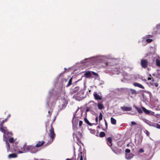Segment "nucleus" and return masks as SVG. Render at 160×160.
<instances>
[{
    "mask_svg": "<svg viewBox=\"0 0 160 160\" xmlns=\"http://www.w3.org/2000/svg\"><path fill=\"white\" fill-rule=\"evenodd\" d=\"M133 155L131 153H126L125 157L126 159L129 160L132 158Z\"/></svg>",
    "mask_w": 160,
    "mask_h": 160,
    "instance_id": "ddd939ff",
    "label": "nucleus"
},
{
    "mask_svg": "<svg viewBox=\"0 0 160 160\" xmlns=\"http://www.w3.org/2000/svg\"><path fill=\"white\" fill-rule=\"evenodd\" d=\"M150 84L153 86H155L156 87H157L158 86V83H153V82H150Z\"/></svg>",
    "mask_w": 160,
    "mask_h": 160,
    "instance_id": "5701e85b",
    "label": "nucleus"
},
{
    "mask_svg": "<svg viewBox=\"0 0 160 160\" xmlns=\"http://www.w3.org/2000/svg\"><path fill=\"white\" fill-rule=\"evenodd\" d=\"M125 152L126 153H129L130 152V150L128 149H127L125 150Z\"/></svg>",
    "mask_w": 160,
    "mask_h": 160,
    "instance_id": "473e14b6",
    "label": "nucleus"
},
{
    "mask_svg": "<svg viewBox=\"0 0 160 160\" xmlns=\"http://www.w3.org/2000/svg\"><path fill=\"white\" fill-rule=\"evenodd\" d=\"M130 90L131 91L132 94H137L136 91L135 90L132 89H130Z\"/></svg>",
    "mask_w": 160,
    "mask_h": 160,
    "instance_id": "a878e982",
    "label": "nucleus"
},
{
    "mask_svg": "<svg viewBox=\"0 0 160 160\" xmlns=\"http://www.w3.org/2000/svg\"><path fill=\"white\" fill-rule=\"evenodd\" d=\"M107 144L109 146H112V138H111L109 137L107 139Z\"/></svg>",
    "mask_w": 160,
    "mask_h": 160,
    "instance_id": "dca6fc26",
    "label": "nucleus"
},
{
    "mask_svg": "<svg viewBox=\"0 0 160 160\" xmlns=\"http://www.w3.org/2000/svg\"><path fill=\"white\" fill-rule=\"evenodd\" d=\"M105 133L103 132H101L99 134V136L101 137H102L105 136Z\"/></svg>",
    "mask_w": 160,
    "mask_h": 160,
    "instance_id": "bb28decb",
    "label": "nucleus"
},
{
    "mask_svg": "<svg viewBox=\"0 0 160 160\" xmlns=\"http://www.w3.org/2000/svg\"><path fill=\"white\" fill-rule=\"evenodd\" d=\"M142 108L144 112L146 114L151 115H154V113L153 112L147 110L144 107H142Z\"/></svg>",
    "mask_w": 160,
    "mask_h": 160,
    "instance_id": "1a4fd4ad",
    "label": "nucleus"
},
{
    "mask_svg": "<svg viewBox=\"0 0 160 160\" xmlns=\"http://www.w3.org/2000/svg\"><path fill=\"white\" fill-rule=\"evenodd\" d=\"M82 124V121H80L79 122V126L80 127L81 126Z\"/></svg>",
    "mask_w": 160,
    "mask_h": 160,
    "instance_id": "c9c22d12",
    "label": "nucleus"
},
{
    "mask_svg": "<svg viewBox=\"0 0 160 160\" xmlns=\"http://www.w3.org/2000/svg\"><path fill=\"white\" fill-rule=\"evenodd\" d=\"M148 80H151L152 82H154V79L153 78L148 77Z\"/></svg>",
    "mask_w": 160,
    "mask_h": 160,
    "instance_id": "72a5a7b5",
    "label": "nucleus"
},
{
    "mask_svg": "<svg viewBox=\"0 0 160 160\" xmlns=\"http://www.w3.org/2000/svg\"><path fill=\"white\" fill-rule=\"evenodd\" d=\"M134 108L137 109V111L138 112L140 113H142V111L141 108L138 107L136 106H134Z\"/></svg>",
    "mask_w": 160,
    "mask_h": 160,
    "instance_id": "aec40b11",
    "label": "nucleus"
},
{
    "mask_svg": "<svg viewBox=\"0 0 160 160\" xmlns=\"http://www.w3.org/2000/svg\"><path fill=\"white\" fill-rule=\"evenodd\" d=\"M144 151L142 149H140L139 150V153H142L144 152Z\"/></svg>",
    "mask_w": 160,
    "mask_h": 160,
    "instance_id": "f704fd0d",
    "label": "nucleus"
},
{
    "mask_svg": "<svg viewBox=\"0 0 160 160\" xmlns=\"http://www.w3.org/2000/svg\"><path fill=\"white\" fill-rule=\"evenodd\" d=\"M89 92H90L91 91V90H89Z\"/></svg>",
    "mask_w": 160,
    "mask_h": 160,
    "instance_id": "864d4df0",
    "label": "nucleus"
},
{
    "mask_svg": "<svg viewBox=\"0 0 160 160\" xmlns=\"http://www.w3.org/2000/svg\"><path fill=\"white\" fill-rule=\"evenodd\" d=\"M94 98L97 100H100L102 99V96L101 94H98L97 92H95L93 93Z\"/></svg>",
    "mask_w": 160,
    "mask_h": 160,
    "instance_id": "0eeeda50",
    "label": "nucleus"
},
{
    "mask_svg": "<svg viewBox=\"0 0 160 160\" xmlns=\"http://www.w3.org/2000/svg\"><path fill=\"white\" fill-rule=\"evenodd\" d=\"M156 63L157 66L158 67H160V61L158 59H157L156 60Z\"/></svg>",
    "mask_w": 160,
    "mask_h": 160,
    "instance_id": "393cba45",
    "label": "nucleus"
},
{
    "mask_svg": "<svg viewBox=\"0 0 160 160\" xmlns=\"http://www.w3.org/2000/svg\"><path fill=\"white\" fill-rule=\"evenodd\" d=\"M64 69H66V68H64Z\"/></svg>",
    "mask_w": 160,
    "mask_h": 160,
    "instance_id": "4d7b16f0",
    "label": "nucleus"
},
{
    "mask_svg": "<svg viewBox=\"0 0 160 160\" xmlns=\"http://www.w3.org/2000/svg\"><path fill=\"white\" fill-rule=\"evenodd\" d=\"M105 64H106V65H107L108 64L107 62H106L105 63Z\"/></svg>",
    "mask_w": 160,
    "mask_h": 160,
    "instance_id": "8fccbe9b",
    "label": "nucleus"
},
{
    "mask_svg": "<svg viewBox=\"0 0 160 160\" xmlns=\"http://www.w3.org/2000/svg\"><path fill=\"white\" fill-rule=\"evenodd\" d=\"M91 74V71H88L84 74V76L87 78H90Z\"/></svg>",
    "mask_w": 160,
    "mask_h": 160,
    "instance_id": "4468645a",
    "label": "nucleus"
},
{
    "mask_svg": "<svg viewBox=\"0 0 160 160\" xmlns=\"http://www.w3.org/2000/svg\"><path fill=\"white\" fill-rule=\"evenodd\" d=\"M9 142L11 143H12L14 142V139L13 138H11L9 139Z\"/></svg>",
    "mask_w": 160,
    "mask_h": 160,
    "instance_id": "cd10ccee",
    "label": "nucleus"
},
{
    "mask_svg": "<svg viewBox=\"0 0 160 160\" xmlns=\"http://www.w3.org/2000/svg\"><path fill=\"white\" fill-rule=\"evenodd\" d=\"M75 115H74V117Z\"/></svg>",
    "mask_w": 160,
    "mask_h": 160,
    "instance_id": "13d9d810",
    "label": "nucleus"
},
{
    "mask_svg": "<svg viewBox=\"0 0 160 160\" xmlns=\"http://www.w3.org/2000/svg\"><path fill=\"white\" fill-rule=\"evenodd\" d=\"M160 26V23L159 24L157 25L156 26L157 28L158 29L159 28Z\"/></svg>",
    "mask_w": 160,
    "mask_h": 160,
    "instance_id": "4c0bfd02",
    "label": "nucleus"
},
{
    "mask_svg": "<svg viewBox=\"0 0 160 160\" xmlns=\"http://www.w3.org/2000/svg\"><path fill=\"white\" fill-rule=\"evenodd\" d=\"M21 150L22 151H19L18 152V153H21L28 152L32 153H35L38 151L35 147L31 145L27 146L26 144H25L21 148Z\"/></svg>",
    "mask_w": 160,
    "mask_h": 160,
    "instance_id": "f03ea898",
    "label": "nucleus"
},
{
    "mask_svg": "<svg viewBox=\"0 0 160 160\" xmlns=\"http://www.w3.org/2000/svg\"><path fill=\"white\" fill-rule=\"evenodd\" d=\"M149 76H151V74H150V75H149Z\"/></svg>",
    "mask_w": 160,
    "mask_h": 160,
    "instance_id": "603ef678",
    "label": "nucleus"
},
{
    "mask_svg": "<svg viewBox=\"0 0 160 160\" xmlns=\"http://www.w3.org/2000/svg\"><path fill=\"white\" fill-rule=\"evenodd\" d=\"M73 120H72V122L73 123V128L74 130V133L75 134L76 137L77 138H79L82 136V134L79 132H77V133H76V132H77V128H76L75 125L76 123H78V122L74 123L73 122Z\"/></svg>",
    "mask_w": 160,
    "mask_h": 160,
    "instance_id": "423d86ee",
    "label": "nucleus"
},
{
    "mask_svg": "<svg viewBox=\"0 0 160 160\" xmlns=\"http://www.w3.org/2000/svg\"><path fill=\"white\" fill-rule=\"evenodd\" d=\"M131 123L132 125H133L136 124V123L134 122H131Z\"/></svg>",
    "mask_w": 160,
    "mask_h": 160,
    "instance_id": "58836bf2",
    "label": "nucleus"
},
{
    "mask_svg": "<svg viewBox=\"0 0 160 160\" xmlns=\"http://www.w3.org/2000/svg\"><path fill=\"white\" fill-rule=\"evenodd\" d=\"M121 108L122 111H130L132 109L131 107H126L124 106L121 107Z\"/></svg>",
    "mask_w": 160,
    "mask_h": 160,
    "instance_id": "9d476101",
    "label": "nucleus"
},
{
    "mask_svg": "<svg viewBox=\"0 0 160 160\" xmlns=\"http://www.w3.org/2000/svg\"><path fill=\"white\" fill-rule=\"evenodd\" d=\"M67 102H65L63 104H62V106H59L60 107V110L64 109L67 106Z\"/></svg>",
    "mask_w": 160,
    "mask_h": 160,
    "instance_id": "6ab92c4d",
    "label": "nucleus"
},
{
    "mask_svg": "<svg viewBox=\"0 0 160 160\" xmlns=\"http://www.w3.org/2000/svg\"><path fill=\"white\" fill-rule=\"evenodd\" d=\"M7 121V118L5 120H3L0 124V130L4 134L3 136V140L5 141L6 147H7L8 152L9 150L10 145L8 142V138L12 135L11 132H9L6 127H3V124Z\"/></svg>",
    "mask_w": 160,
    "mask_h": 160,
    "instance_id": "f257e3e1",
    "label": "nucleus"
},
{
    "mask_svg": "<svg viewBox=\"0 0 160 160\" xmlns=\"http://www.w3.org/2000/svg\"><path fill=\"white\" fill-rule=\"evenodd\" d=\"M152 36L151 35H147L142 38V42L143 45L150 43L152 41V39H149Z\"/></svg>",
    "mask_w": 160,
    "mask_h": 160,
    "instance_id": "39448f33",
    "label": "nucleus"
},
{
    "mask_svg": "<svg viewBox=\"0 0 160 160\" xmlns=\"http://www.w3.org/2000/svg\"><path fill=\"white\" fill-rule=\"evenodd\" d=\"M154 126L158 129H160V125L158 124L155 125Z\"/></svg>",
    "mask_w": 160,
    "mask_h": 160,
    "instance_id": "2f4dec72",
    "label": "nucleus"
},
{
    "mask_svg": "<svg viewBox=\"0 0 160 160\" xmlns=\"http://www.w3.org/2000/svg\"><path fill=\"white\" fill-rule=\"evenodd\" d=\"M133 85L135 87H137L140 88H142V89H144V87L142 86V84L137 83V82H135L133 84Z\"/></svg>",
    "mask_w": 160,
    "mask_h": 160,
    "instance_id": "f8f14e48",
    "label": "nucleus"
},
{
    "mask_svg": "<svg viewBox=\"0 0 160 160\" xmlns=\"http://www.w3.org/2000/svg\"><path fill=\"white\" fill-rule=\"evenodd\" d=\"M89 111V108H87L86 109V111L87 112H88Z\"/></svg>",
    "mask_w": 160,
    "mask_h": 160,
    "instance_id": "79ce46f5",
    "label": "nucleus"
},
{
    "mask_svg": "<svg viewBox=\"0 0 160 160\" xmlns=\"http://www.w3.org/2000/svg\"><path fill=\"white\" fill-rule=\"evenodd\" d=\"M118 113L119 114V115H121L122 114V113H121L120 112H119Z\"/></svg>",
    "mask_w": 160,
    "mask_h": 160,
    "instance_id": "49530a36",
    "label": "nucleus"
},
{
    "mask_svg": "<svg viewBox=\"0 0 160 160\" xmlns=\"http://www.w3.org/2000/svg\"><path fill=\"white\" fill-rule=\"evenodd\" d=\"M102 118V113H100L99 114V120H101Z\"/></svg>",
    "mask_w": 160,
    "mask_h": 160,
    "instance_id": "c85d7f7f",
    "label": "nucleus"
},
{
    "mask_svg": "<svg viewBox=\"0 0 160 160\" xmlns=\"http://www.w3.org/2000/svg\"><path fill=\"white\" fill-rule=\"evenodd\" d=\"M124 78L126 79H127L126 76H124Z\"/></svg>",
    "mask_w": 160,
    "mask_h": 160,
    "instance_id": "a18cd8bd",
    "label": "nucleus"
},
{
    "mask_svg": "<svg viewBox=\"0 0 160 160\" xmlns=\"http://www.w3.org/2000/svg\"><path fill=\"white\" fill-rule=\"evenodd\" d=\"M84 120L85 122L87 124H88V125H91L90 123H89V122L88 121V119L86 118H85L84 119Z\"/></svg>",
    "mask_w": 160,
    "mask_h": 160,
    "instance_id": "c756f323",
    "label": "nucleus"
},
{
    "mask_svg": "<svg viewBox=\"0 0 160 160\" xmlns=\"http://www.w3.org/2000/svg\"><path fill=\"white\" fill-rule=\"evenodd\" d=\"M111 123L115 125L116 124V120L112 117L111 118Z\"/></svg>",
    "mask_w": 160,
    "mask_h": 160,
    "instance_id": "412c9836",
    "label": "nucleus"
},
{
    "mask_svg": "<svg viewBox=\"0 0 160 160\" xmlns=\"http://www.w3.org/2000/svg\"><path fill=\"white\" fill-rule=\"evenodd\" d=\"M50 133L48 135L49 136H50L51 138L52 139L51 142L52 141L53 139L54 136H55V133L54 131L53 128L52 127L51 129H50Z\"/></svg>",
    "mask_w": 160,
    "mask_h": 160,
    "instance_id": "6e6552de",
    "label": "nucleus"
},
{
    "mask_svg": "<svg viewBox=\"0 0 160 160\" xmlns=\"http://www.w3.org/2000/svg\"><path fill=\"white\" fill-rule=\"evenodd\" d=\"M84 92L83 90H81L76 94L74 95L73 98L77 100L80 101L83 99Z\"/></svg>",
    "mask_w": 160,
    "mask_h": 160,
    "instance_id": "20e7f679",
    "label": "nucleus"
},
{
    "mask_svg": "<svg viewBox=\"0 0 160 160\" xmlns=\"http://www.w3.org/2000/svg\"><path fill=\"white\" fill-rule=\"evenodd\" d=\"M72 78H71L69 80L68 84L67 85V87H68L70 85L72 84Z\"/></svg>",
    "mask_w": 160,
    "mask_h": 160,
    "instance_id": "b1692460",
    "label": "nucleus"
},
{
    "mask_svg": "<svg viewBox=\"0 0 160 160\" xmlns=\"http://www.w3.org/2000/svg\"><path fill=\"white\" fill-rule=\"evenodd\" d=\"M17 157V155L15 153L11 154L8 155V158H16Z\"/></svg>",
    "mask_w": 160,
    "mask_h": 160,
    "instance_id": "f3484780",
    "label": "nucleus"
},
{
    "mask_svg": "<svg viewBox=\"0 0 160 160\" xmlns=\"http://www.w3.org/2000/svg\"><path fill=\"white\" fill-rule=\"evenodd\" d=\"M146 134H147V136L149 135L148 132V131H147V133Z\"/></svg>",
    "mask_w": 160,
    "mask_h": 160,
    "instance_id": "c03bdc74",
    "label": "nucleus"
},
{
    "mask_svg": "<svg viewBox=\"0 0 160 160\" xmlns=\"http://www.w3.org/2000/svg\"><path fill=\"white\" fill-rule=\"evenodd\" d=\"M66 160H71L70 159H68H68H66Z\"/></svg>",
    "mask_w": 160,
    "mask_h": 160,
    "instance_id": "3c124183",
    "label": "nucleus"
},
{
    "mask_svg": "<svg viewBox=\"0 0 160 160\" xmlns=\"http://www.w3.org/2000/svg\"><path fill=\"white\" fill-rule=\"evenodd\" d=\"M98 107L100 109H102L104 108V107L103 105L100 103H98Z\"/></svg>",
    "mask_w": 160,
    "mask_h": 160,
    "instance_id": "4be33fe9",
    "label": "nucleus"
},
{
    "mask_svg": "<svg viewBox=\"0 0 160 160\" xmlns=\"http://www.w3.org/2000/svg\"><path fill=\"white\" fill-rule=\"evenodd\" d=\"M78 110V109H77V111H76V112Z\"/></svg>",
    "mask_w": 160,
    "mask_h": 160,
    "instance_id": "6e6d98bb",
    "label": "nucleus"
},
{
    "mask_svg": "<svg viewBox=\"0 0 160 160\" xmlns=\"http://www.w3.org/2000/svg\"><path fill=\"white\" fill-rule=\"evenodd\" d=\"M129 144H127V147H128L129 146Z\"/></svg>",
    "mask_w": 160,
    "mask_h": 160,
    "instance_id": "09e8293b",
    "label": "nucleus"
},
{
    "mask_svg": "<svg viewBox=\"0 0 160 160\" xmlns=\"http://www.w3.org/2000/svg\"><path fill=\"white\" fill-rule=\"evenodd\" d=\"M44 142L42 141L41 142H39L36 145V147H39L42 145L44 144Z\"/></svg>",
    "mask_w": 160,
    "mask_h": 160,
    "instance_id": "a211bd4d",
    "label": "nucleus"
},
{
    "mask_svg": "<svg viewBox=\"0 0 160 160\" xmlns=\"http://www.w3.org/2000/svg\"><path fill=\"white\" fill-rule=\"evenodd\" d=\"M142 120L144 122L148 124L149 126H152V123L150 121L145 118L143 119Z\"/></svg>",
    "mask_w": 160,
    "mask_h": 160,
    "instance_id": "2eb2a0df",
    "label": "nucleus"
},
{
    "mask_svg": "<svg viewBox=\"0 0 160 160\" xmlns=\"http://www.w3.org/2000/svg\"><path fill=\"white\" fill-rule=\"evenodd\" d=\"M141 64L142 67L143 68H146L148 65V62L146 60H142L141 61Z\"/></svg>",
    "mask_w": 160,
    "mask_h": 160,
    "instance_id": "9b49d317",
    "label": "nucleus"
},
{
    "mask_svg": "<svg viewBox=\"0 0 160 160\" xmlns=\"http://www.w3.org/2000/svg\"><path fill=\"white\" fill-rule=\"evenodd\" d=\"M11 116V115L10 114H9V115H8V117H7V118H8L9 117H10Z\"/></svg>",
    "mask_w": 160,
    "mask_h": 160,
    "instance_id": "37998d69",
    "label": "nucleus"
},
{
    "mask_svg": "<svg viewBox=\"0 0 160 160\" xmlns=\"http://www.w3.org/2000/svg\"><path fill=\"white\" fill-rule=\"evenodd\" d=\"M95 120L96 121V122H98V118L97 117H96V118H95Z\"/></svg>",
    "mask_w": 160,
    "mask_h": 160,
    "instance_id": "a19ab883",
    "label": "nucleus"
},
{
    "mask_svg": "<svg viewBox=\"0 0 160 160\" xmlns=\"http://www.w3.org/2000/svg\"><path fill=\"white\" fill-rule=\"evenodd\" d=\"M110 58L108 56H97L88 58H86L85 60H88V62H99L101 61L103 59L109 58Z\"/></svg>",
    "mask_w": 160,
    "mask_h": 160,
    "instance_id": "7ed1b4c3",
    "label": "nucleus"
},
{
    "mask_svg": "<svg viewBox=\"0 0 160 160\" xmlns=\"http://www.w3.org/2000/svg\"><path fill=\"white\" fill-rule=\"evenodd\" d=\"M104 121H105V126H106V128H107V125H108L107 123L106 122V121L105 120H104Z\"/></svg>",
    "mask_w": 160,
    "mask_h": 160,
    "instance_id": "e433bc0d",
    "label": "nucleus"
},
{
    "mask_svg": "<svg viewBox=\"0 0 160 160\" xmlns=\"http://www.w3.org/2000/svg\"><path fill=\"white\" fill-rule=\"evenodd\" d=\"M81 62H82V63H84L85 62H83V61H82Z\"/></svg>",
    "mask_w": 160,
    "mask_h": 160,
    "instance_id": "de8ad7c7",
    "label": "nucleus"
},
{
    "mask_svg": "<svg viewBox=\"0 0 160 160\" xmlns=\"http://www.w3.org/2000/svg\"><path fill=\"white\" fill-rule=\"evenodd\" d=\"M48 112V113H50V111H49Z\"/></svg>",
    "mask_w": 160,
    "mask_h": 160,
    "instance_id": "5fc2aeb1",
    "label": "nucleus"
},
{
    "mask_svg": "<svg viewBox=\"0 0 160 160\" xmlns=\"http://www.w3.org/2000/svg\"><path fill=\"white\" fill-rule=\"evenodd\" d=\"M91 73H92L93 75L97 77L98 76V74L97 73L93 71H91Z\"/></svg>",
    "mask_w": 160,
    "mask_h": 160,
    "instance_id": "7c9ffc66",
    "label": "nucleus"
},
{
    "mask_svg": "<svg viewBox=\"0 0 160 160\" xmlns=\"http://www.w3.org/2000/svg\"><path fill=\"white\" fill-rule=\"evenodd\" d=\"M80 160H83V158L82 155L80 156Z\"/></svg>",
    "mask_w": 160,
    "mask_h": 160,
    "instance_id": "ea45409f",
    "label": "nucleus"
}]
</instances>
